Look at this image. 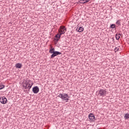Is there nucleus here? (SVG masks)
<instances>
[{"mask_svg":"<svg viewBox=\"0 0 129 129\" xmlns=\"http://www.w3.org/2000/svg\"><path fill=\"white\" fill-rule=\"evenodd\" d=\"M65 33H66V28H65V26H60L59 29H58V33H57V35H55V39L57 41H59L61 37V35L65 34Z\"/></svg>","mask_w":129,"mask_h":129,"instance_id":"nucleus-1","label":"nucleus"},{"mask_svg":"<svg viewBox=\"0 0 129 129\" xmlns=\"http://www.w3.org/2000/svg\"><path fill=\"white\" fill-rule=\"evenodd\" d=\"M58 97L61 98V99L64 101H66V102H67V101L69 100V97L67 94H60Z\"/></svg>","mask_w":129,"mask_h":129,"instance_id":"nucleus-2","label":"nucleus"},{"mask_svg":"<svg viewBox=\"0 0 129 129\" xmlns=\"http://www.w3.org/2000/svg\"><path fill=\"white\" fill-rule=\"evenodd\" d=\"M99 94H100V96H102L103 97L106 95V91L105 90L101 89L99 91Z\"/></svg>","mask_w":129,"mask_h":129,"instance_id":"nucleus-3","label":"nucleus"},{"mask_svg":"<svg viewBox=\"0 0 129 129\" xmlns=\"http://www.w3.org/2000/svg\"><path fill=\"white\" fill-rule=\"evenodd\" d=\"M26 82H27V88H28L29 89H31L34 83H33V82L32 81L27 80L26 81Z\"/></svg>","mask_w":129,"mask_h":129,"instance_id":"nucleus-4","label":"nucleus"},{"mask_svg":"<svg viewBox=\"0 0 129 129\" xmlns=\"http://www.w3.org/2000/svg\"><path fill=\"white\" fill-rule=\"evenodd\" d=\"M88 116L90 121H94V120H95V116L93 113H90Z\"/></svg>","mask_w":129,"mask_h":129,"instance_id":"nucleus-5","label":"nucleus"},{"mask_svg":"<svg viewBox=\"0 0 129 129\" xmlns=\"http://www.w3.org/2000/svg\"><path fill=\"white\" fill-rule=\"evenodd\" d=\"M1 99V102L2 104H6V103H7V101H8V99H7V98L5 97H2Z\"/></svg>","mask_w":129,"mask_h":129,"instance_id":"nucleus-6","label":"nucleus"},{"mask_svg":"<svg viewBox=\"0 0 129 129\" xmlns=\"http://www.w3.org/2000/svg\"><path fill=\"white\" fill-rule=\"evenodd\" d=\"M57 55H61V52L59 51H54L52 54L51 55V58H54V57L57 56Z\"/></svg>","mask_w":129,"mask_h":129,"instance_id":"nucleus-7","label":"nucleus"},{"mask_svg":"<svg viewBox=\"0 0 129 129\" xmlns=\"http://www.w3.org/2000/svg\"><path fill=\"white\" fill-rule=\"evenodd\" d=\"M39 87H38L37 86H35L33 88L32 91L33 93L37 94L39 92Z\"/></svg>","mask_w":129,"mask_h":129,"instance_id":"nucleus-8","label":"nucleus"},{"mask_svg":"<svg viewBox=\"0 0 129 129\" xmlns=\"http://www.w3.org/2000/svg\"><path fill=\"white\" fill-rule=\"evenodd\" d=\"M84 30V28H83V27H82L78 26L77 28H76L77 32H79V33L83 32Z\"/></svg>","mask_w":129,"mask_h":129,"instance_id":"nucleus-9","label":"nucleus"},{"mask_svg":"<svg viewBox=\"0 0 129 129\" xmlns=\"http://www.w3.org/2000/svg\"><path fill=\"white\" fill-rule=\"evenodd\" d=\"M27 81L23 82V87L24 89H27V88H28V86H27Z\"/></svg>","mask_w":129,"mask_h":129,"instance_id":"nucleus-10","label":"nucleus"},{"mask_svg":"<svg viewBox=\"0 0 129 129\" xmlns=\"http://www.w3.org/2000/svg\"><path fill=\"white\" fill-rule=\"evenodd\" d=\"M90 0H80L79 1L80 4H86V3H88Z\"/></svg>","mask_w":129,"mask_h":129,"instance_id":"nucleus-11","label":"nucleus"},{"mask_svg":"<svg viewBox=\"0 0 129 129\" xmlns=\"http://www.w3.org/2000/svg\"><path fill=\"white\" fill-rule=\"evenodd\" d=\"M22 64L20 63H17L16 65H15V67H16V68H22Z\"/></svg>","mask_w":129,"mask_h":129,"instance_id":"nucleus-12","label":"nucleus"},{"mask_svg":"<svg viewBox=\"0 0 129 129\" xmlns=\"http://www.w3.org/2000/svg\"><path fill=\"white\" fill-rule=\"evenodd\" d=\"M54 52H55V49L51 48L49 49V52L50 54H53Z\"/></svg>","mask_w":129,"mask_h":129,"instance_id":"nucleus-13","label":"nucleus"},{"mask_svg":"<svg viewBox=\"0 0 129 129\" xmlns=\"http://www.w3.org/2000/svg\"><path fill=\"white\" fill-rule=\"evenodd\" d=\"M120 36H121V34H116V39L119 40V38H120Z\"/></svg>","mask_w":129,"mask_h":129,"instance_id":"nucleus-14","label":"nucleus"},{"mask_svg":"<svg viewBox=\"0 0 129 129\" xmlns=\"http://www.w3.org/2000/svg\"><path fill=\"white\" fill-rule=\"evenodd\" d=\"M124 118L125 119H128V118H129V114L128 113L125 114Z\"/></svg>","mask_w":129,"mask_h":129,"instance_id":"nucleus-15","label":"nucleus"},{"mask_svg":"<svg viewBox=\"0 0 129 129\" xmlns=\"http://www.w3.org/2000/svg\"><path fill=\"white\" fill-rule=\"evenodd\" d=\"M110 27L112 28V29H114L115 28V24H112L110 26Z\"/></svg>","mask_w":129,"mask_h":129,"instance_id":"nucleus-16","label":"nucleus"},{"mask_svg":"<svg viewBox=\"0 0 129 129\" xmlns=\"http://www.w3.org/2000/svg\"><path fill=\"white\" fill-rule=\"evenodd\" d=\"M116 24L118 25H120V21L119 20L117 21Z\"/></svg>","mask_w":129,"mask_h":129,"instance_id":"nucleus-17","label":"nucleus"},{"mask_svg":"<svg viewBox=\"0 0 129 129\" xmlns=\"http://www.w3.org/2000/svg\"><path fill=\"white\" fill-rule=\"evenodd\" d=\"M118 50H119V48L116 47V48L114 49V51L115 52H117V51H118Z\"/></svg>","mask_w":129,"mask_h":129,"instance_id":"nucleus-18","label":"nucleus"},{"mask_svg":"<svg viewBox=\"0 0 129 129\" xmlns=\"http://www.w3.org/2000/svg\"><path fill=\"white\" fill-rule=\"evenodd\" d=\"M3 88H5V86H0V90L3 89Z\"/></svg>","mask_w":129,"mask_h":129,"instance_id":"nucleus-19","label":"nucleus"}]
</instances>
